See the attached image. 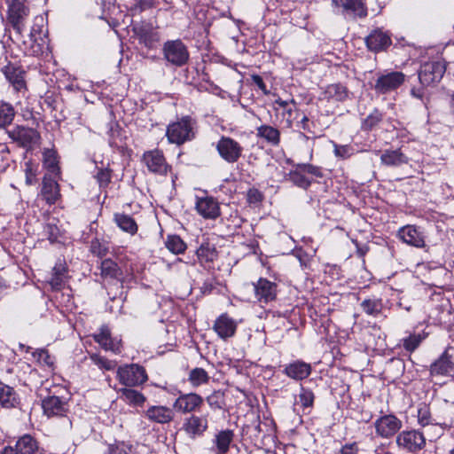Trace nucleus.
Listing matches in <instances>:
<instances>
[{
  "label": "nucleus",
  "instance_id": "1",
  "mask_svg": "<svg viewBox=\"0 0 454 454\" xmlns=\"http://www.w3.org/2000/svg\"><path fill=\"white\" fill-rule=\"evenodd\" d=\"M163 59L169 65L181 67L189 61L190 53L181 39L168 40L162 46Z\"/></svg>",
  "mask_w": 454,
  "mask_h": 454
},
{
  "label": "nucleus",
  "instance_id": "21",
  "mask_svg": "<svg viewBox=\"0 0 454 454\" xmlns=\"http://www.w3.org/2000/svg\"><path fill=\"white\" fill-rule=\"evenodd\" d=\"M311 370L310 364L301 360H296L286 364L283 373L293 380H302L310 375Z\"/></svg>",
  "mask_w": 454,
  "mask_h": 454
},
{
  "label": "nucleus",
  "instance_id": "57",
  "mask_svg": "<svg viewBox=\"0 0 454 454\" xmlns=\"http://www.w3.org/2000/svg\"><path fill=\"white\" fill-rule=\"evenodd\" d=\"M44 164L50 168L51 171H55L57 168V160L56 156L53 151L47 150L43 153Z\"/></svg>",
  "mask_w": 454,
  "mask_h": 454
},
{
  "label": "nucleus",
  "instance_id": "52",
  "mask_svg": "<svg viewBox=\"0 0 454 454\" xmlns=\"http://www.w3.org/2000/svg\"><path fill=\"white\" fill-rule=\"evenodd\" d=\"M354 153V149L348 145H334V154L340 159H348Z\"/></svg>",
  "mask_w": 454,
  "mask_h": 454
},
{
  "label": "nucleus",
  "instance_id": "53",
  "mask_svg": "<svg viewBox=\"0 0 454 454\" xmlns=\"http://www.w3.org/2000/svg\"><path fill=\"white\" fill-rule=\"evenodd\" d=\"M153 7V0H139L131 8L130 11L133 15L140 14L142 12Z\"/></svg>",
  "mask_w": 454,
  "mask_h": 454
},
{
  "label": "nucleus",
  "instance_id": "59",
  "mask_svg": "<svg viewBox=\"0 0 454 454\" xmlns=\"http://www.w3.org/2000/svg\"><path fill=\"white\" fill-rule=\"evenodd\" d=\"M251 80L252 82L255 84L264 95L270 94V91L267 90L266 84L264 83L262 78L259 74L251 75Z\"/></svg>",
  "mask_w": 454,
  "mask_h": 454
},
{
  "label": "nucleus",
  "instance_id": "3",
  "mask_svg": "<svg viewBox=\"0 0 454 454\" xmlns=\"http://www.w3.org/2000/svg\"><path fill=\"white\" fill-rule=\"evenodd\" d=\"M117 379L126 387H136L144 384L148 378L143 366L131 364L118 368Z\"/></svg>",
  "mask_w": 454,
  "mask_h": 454
},
{
  "label": "nucleus",
  "instance_id": "49",
  "mask_svg": "<svg viewBox=\"0 0 454 454\" xmlns=\"http://www.w3.org/2000/svg\"><path fill=\"white\" fill-rule=\"evenodd\" d=\"M418 422L421 427L432 424L431 413L426 404L421 405L418 410Z\"/></svg>",
  "mask_w": 454,
  "mask_h": 454
},
{
  "label": "nucleus",
  "instance_id": "32",
  "mask_svg": "<svg viewBox=\"0 0 454 454\" xmlns=\"http://www.w3.org/2000/svg\"><path fill=\"white\" fill-rule=\"evenodd\" d=\"M67 275V268L65 264L61 262L56 263V265L52 269V274L51 279L49 280V284L51 288L54 290H59L65 285V279Z\"/></svg>",
  "mask_w": 454,
  "mask_h": 454
},
{
  "label": "nucleus",
  "instance_id": "60",
  "mask_svg": "<svg viewBox=\"0 0 454 454\" xmlns=\"http://www.w3.org/2000/svg\"><path fill=\"white\" fill-rule=\"evenodd\" d=\"M111 336L110 331L106 326H102L100 332L93 335V339L97 343H102L103 340Z\"/></svg>",
  "mask_w": 454,
  "mask_h": 454
},
{
  "label": "nucleus",
  "instance_id": "56",
  "mask_svg": "<svg viewBox=\"0 0 454 454\" xmlns=\"http://www.w3.org/2000/svg\"><path fill=\"white\" fill-rule=\"evenodd\" d=\"M44 231L46 233V235L48 236V239L52 243V242H55L59 236V229L58 228V226L54 223H47L45 228H44Z\"/></svg>",
  "mask_w": 454,
  "mask_h": 454
},
{
  "label": "nucleus",
  "instance_id": "38",
  "mask_svg": "<svg viewBox=\"0 0 454 454\" xmlns=\"http://www.w3.org/2000/svg\"><path fill=\"white\" fill-rule=\"evenodd\" d=\"M196 254L200 262H211L217 257L215 247L209 243L201 244Z\"/></svg>",
  "mask_w": 454,
  "mask_h": 454
},
{
  "label": "nucleus",
  "instance_id": "13",
  "mask_svg": "<svg viewBox=\"0 0 454 454\" xmlns=\"http://www.w3.org/2000/svg\"><path fill=\"white\" fill-rule=\"evenodd\" d=\"M405 75L402 72H390L381 74L376 80L374 90L380 94H386L396 90L404 82Z\"/></svg>",
  "mask_w": 454,
  "mask_h": 454
},
{
  "label": "nucleus",
  "instance_id": "37",
  "mask_svg": "<svg viewBox=\"0 0 454 454\" xmlns=\"http://www.w3.org/2000/svg\"><path fill=\"white\" fill-rule=\"evenodd\" d=\"M101 276L104 278L114 279L121 275V270L118 264L111 259H106L101 262Z\"/></svg>",
  "mask_w": 454,
  "mask_h": 454
},
{
  "label": "nucleus",
  "instance_id": "43",
  "mask_svg": "<svg viewBox=\"0 0 454 454\" xmlns=\"http://www.w3.org/2000/svg\"><path fill=\"white\" fill-rule=\"evenodd\" d=\"M167 248L173 254H182L186 249V244L177 235H169L166 240Z\"/></svg>",
  "mask_w": 454,
  "mask_h": 454
},
{
  "label": "nucleus",
  "instance_id": "18",
  "mask_svg": "<svg viewBox=\"0 0 454 454\" xmlns=\"http://www.w3.org/2000/svg\"><path fill=\"white\" fill-rule=\"evenodd\" d=\"M333 4L342 9V12L352 18H364L367 8L363 0H332Z\"/></svg>",
  "mask_w": 454,
  "mask_h": 454
},
{
  "label": "nucleus",
  "instance_id": "50",
  "mask_svg": "<svg viewBox=\"0 0 454 454\" xmlns=\"http://www.w3.org/2000/svg\"><path fill=\"white\" fill-rule=\"evenodd\" d=\"M99 345L105 350L111 351L114 354H120L121 352V343L113 340L111 336L105 339Z\"/></svg>",
  "mask_w": 454,
  "mask_h": 454
},
{
  "label": "nucleus",
  "instance_id": "48",
  "mask_svg": "<svg viewBox=\"0 0 454 454\" xmlns=\"http://www.w3.org/2000/svg\"><path fill=\"white\" fill-rule=\"evenodd\" d=\"M90 252L98 257H104L108 252V245L105 241L99 240L95 238L90 243Z\"/></svg>",
  "mask_w": 454,
  "mask_h": 454
},
{
  "label": "nucleus",
  "instance_id": "46",
  "mask_svg": "<svg viewBox=\"0 0 454 454\" xmlns=\"http://www.w3.org/2000/svg\"><path fill=\"white\" fill-rule=\"evenodd\" d=\"M424 337L421 334H411L403 339V346L408 352H413L422 342Z\"/></svg>",
  "mask_w": 454,
  "mask_h": 454
},
{
  "label": "nucleus",
  "instance_id": "9",
  "mask_svg": "<svg viewBox=\"0 0 454 454\" xmlns=\"http://www.w3.org/2000/svg\"><path fill=\"white\" fill-rule=\"evenodd\" d=\"M446 71L445 63L433 61L423 64L419 71V80L423 86L439 82Z\"/></svg>",
  "mask_w": 454,
  "mask_h": 454
},
{
  "label": "nucleus",
  "instance_id": "39",
  "mask_svg": "<svg viewBox=\"0 0 454 454\" xmlns=\"http://www.w3.org/2000/svg\"><path fill=\"white\" fill-rule=\"evenodd\" d=\"M302 172V170L296 168L295 170H292L287 174L286 180L292 182L294 185L306 190L310 186L311 181L308 179Z\"/></svg>",
  "mask_w": 454,
  "mask_h": 454
},
{
  "label": "nucleus",
  "instance_id": "61",
  "mask_svg": "<svg viewBox=\"0 0 454 454\" xmlns=\"http://www.w3.org/2000/svg\"><path fill=\"white\" fill-rule=\"evenodd\" d=\"M262 195L256 189H250L247 192V200L249 203H257L262 200Z\"/></svg>",
  "mask_w": 454,
  "mask_h": 454
},
{
  "label": "nucleus",
  "instance_id": "24",
  "mask_svg": "<svg viewBox=\"0 0 454 454\" xmlns=\"http://www.w3.org/2000/svg\"><path fill=\"white\" fill-rule=\"evenodd\" d=\"M145 416L151 421L164 424L173 420L174 411L166 406H152L145 411Z\"/></svg>",
  "mask_w": 454,
  "mask_h": 454
},
{
  "label": "nucleus",
  "instance_id": "41",
  "mask_svg": "<svg viewBox=\"0 0 454 454\" xmlns=\"http://www.w3.org/2000/svg\"><path fill=\"white\" fill-rule=\"evenodd\" d=\"M15 116L14 108L11 104L0 103V127H5L12 123Z\"/></svg>",
  "mask_w": 454,
  "mask_h": 454
},
{
  "label": "nucleus",
  "instance_id": "6",
  "mask_svg": "<svg viewBox=\"0 0 454 454\" xmlns=\"http://www.w3.org/2000/svg\"><path fill=\"white\" fill-rule=\"evenodd\" d=\"M204 404V398L194 392L180 394L175 400L173 408L181 414H193L200 412Z\"/></svg>",
  "mask_w": 454,
  "mask_h": 454
},
{
  "label": "nucleus",
  "instance_id": "26",
  "mask_svg": "<svg viewBox=\"0 0 454 454\" xmlns=\"http://www.w3.org/2000/svg\"><path fill=\"white\" fill-rule=\"evenodd\" d=\"M256 137L272 146H278L280 144V131L270 125H261L256 129Z\"/></svg>",
  "mask_w": 454,
  "mask_h": 454
},
{
  "label": "nucleus",
  "instance_id": "16",
  "mask_svg": "<svg viewBox=\"0 0 454 454\" xmlns=\"http://www.w3.org/2000/svg\"><path fill=\"white\" fill-rule=\"evenodd\" d=\"M38 450V442L26 434L18 439L14 446H6L2 454H35Z\"/></svg>",
  "mask_w": 454,
  "mask_h": 454
},
{
  "label": "nucleus",
  "instance_id": "36",
  "mask_svg": "<svg viewBox=\"0 0 454 454\" xmlns=\"http://www.w3.org/2000/svg\"><path fill=\"white\" fill-rule=\"evenodd\" d=\"M130 387H131L121 388L119 390V393H121V397L129 404L137 406L142 405L145 402V395L139 391Z\"/></svg>",
  "mask_w": 454,
  "mask_h": 454
},
{
  "label": "nucleus",
  "instance_id": "64",
  "mask_svg": "<svg viewBox=\"0 0 454 454\" xmlns=\"http://www.w3.org/2000/svg\"><path fill=\"white\" fill-rule=\"evenodd\" d=\"M35 182V175L33 173L31 168L26 169V184L27 185H32Z\"/></svg>",
  "mask_w": 454,
  "mask_h": 454
},
{
  "label": "nucleus",
  "instance_id": "27",
  "mask_svg": "<svg viewBox=\"0 0 454 454\" xmlns=\"http://www.w3.org/2000/svg\"><path fill=\"white\" fill-rule=\"evenodd\" d=\"M454 364L450 360L447 351L434 361L430 366V374L433 376H443L449 374L453 370Z\"/></svg>",
  "mask_w": 454,
  "mask_h": 454
},
{
  "label": "nucleus",
  "instance_id": "28",
  "mask_svg": "<svg viewBox=\"0 0 454 454\" xmlns=\"http://www.w3.org/2000/svg\"><path fill=\"white\" fill-rule=\"evenodd\" d=\"M42 195L48 204H54L60 196L58 183L52 178L44 177L43 181Z\"/></svg>",
  "mask_w": 454,
  "mask_h": 454
},
{
  "label": "nucleus",
  "instance_id": "11",
  "mask_svg": "<svg viewBox=\"0 0 454 454\" xmlns=\"http://www.w3.org/2000/svg\"><path fill=\"white\" fill-rule=\"evenodd\" d=\"M403 423L394 414H386L380 416L374 422L376 434L382 438H391L402 427Z\"/></svg>",
  "mask_w": 454,
  "mask_h": 454
},
{
  "label": "nucleus",
  "instance_id": "33",
  "mask_svg": "<svg viewBox=\"0 0 454 454\" xmlns=\"http://www.w3.org/2000/svg\"><path fill=\"white\" fill-rule=\"evenodd\" d=\"M16 403L17 395L14 389L0 381V405L4 408H12Z\"/></svg>",
  "mask_w": 454,
  "mask_h": 454
},
{
  "label": "nucleus",
  "instance_id": "63",
  "mask_svg": "<svg viewBox=\"0 0 454 454\" xmlns=\"http://www.w3.org/2000/svg\"><path fill=\"white\" fill-rule=\"evenodd\" d=\"M23 44L25 45L23 51L26 55L34 56L41 51L39 44L35 45L34 43H32L29 47L26 45V42H23Z\"/></svg>",
  "mask_w": 454,
  "mask_h": 454
},
{
  "label": "nucleus",
  "instance_id": "20",
  "mask_svg": "<svg viewBox=\"0 0 454 454\" xmlns=\"http://www.w3.org/2000/svg\"><path fill=\"white\" fill-rule=\"evenodd\" d=\"M67 403L59 396L50 395L43 399L42 407L48 417L65 416L67 412Z\"/></svg>",
  "mask_w": 454,
  "mask_h": 454
},
{
  "label": "nucleus",
  "instance_id": "8",
  "mask_svg": "<svg viewBox=\"0 0 454 454\" xmlns=\"http://www.w3.org/2000/svg\"><path fill=\"white\" fill-rule=\"evenodd\" d=\"M7 134L13 142L27 149H31L41 138L36 129L24 126L14 127Z\"/></svg>",
  "mask_w": 454,
  "mask_h": 454
},
{
  "label": "nucleus",
  "instance_id": "23",
  "mask_svg": "<svg viewBox=\"0 0 454 454\" xmlns=\"http://www.w3.org/2000/svg\"><path fill=\"white\" fill-rule=\"evenodd\" d=\"M139 43H143L148 49H155L160 43V34L154 31L152 27L142 26L134 28Z\"/></svg>",
  "mask_w": 454,
  "mask_h": 454
},
{
  "label": "nucleus",
  "instance_id": "25",
  "mask_svg": "<svg viewBox=\"0 0 454 454\" xmlns=\"http://www.w3.org/2000/svg\"><path fill=\"white\" fill-rule=\"evenodd\" d=\"M4 74L16 91L26 90L25 72L22 69L8 66L4 67Z\"/></svg>",
  "mask_w": 454,
  "mask_h": 454
},
{
  "label": "nucleus",
  "instance_id": "5",
  "mask_svg": "<svg viewBox=\"0 0 454 454\" xmlns=\"http://www.w3.org/2000/svg\"><path fill=\"white\" fill-rule=\"evenodd\" d=\"M209 427V413L198 412L184 418L182 430L191 438L196 439L202 437Z\"/></svg>",
  "mask_w": 454,
  "mask_h": 454
},
{
  "label": "nucleus",
  "instance_id": "12",
  "mask_svg": "<svg viewBox=\"0 0 454 454\" xmlns=\"http://www.w3.org/2000/svg\"><path fill=\"white\" fill-rule=\"evenodd\" d=\"M143 161L148 170L153 174L165 176L170 169L163 153L158 149L145 152L143 154Z\"/></svg>",
  "mask_w": 454,
  "mask_h": 454
},
{
  "label": "nucleus",
  "instance_id": "7",
  "mask_svg": "<svg viewBox=\"0 0 454 454\" xmlns=\"http://www.w3.org/2000/svg\"><path fill=\"white\" fill-rule=\"evenodd\" d=\"M28 13V8L20 0H12L8 5V21L19 36L24 30L25 20Z\"/></svg>",
  "mask_w": 454,
  "mask_h": 454
},
{
  "label": "nucleus",
  "instance_id": "62",
  "mask_svg": "<svg viewBox=\"0 0 454 454\" xmlns=\"http://www.w3.org/2000/svg\"><path fill=\"white\" fill-rule=\"evenodd\" d=\"M358 451V447L356 442L347 443L340 449V454H356Z\"/></svg>",
  "mask_w": 454,
  "mask_h": 454
},
{
  "label": "nucleus",
  "instance_id": "54",
  "mask_svg": "<svg viewBox=\"0 0 454 454\" xmlns=\"http://www.w3.org/2000/svg\"><path fill=\"white\" fill-rule=\"evenodd\" d=\"M131 446L126 445L124 442L111 444L106 454H129Z\"/></svg>",
  "mask_w": 454,
  "mask_h": 454
},
{
  "label": "nucleus",
  "instance_id": "30",
  "mask_svg": "<svg viewBox=\"0 0 454 454\" xmlns=\"http://www.w3.org/2000/svg\"><path fill=\"white\" fill-rule=\"evenodd\" d=\"M348 90L341 83H333L326 86L324 98L327 100L344 101L348 97Z\"/></svg>",
  "mask_w": 454,
  "mask_h": 454
},
{
  "label": "nucleus",
  "instance_id": "58",
  "mask_svg": "<svg viewBox=\"0 0 454 454\" xmlns=\"http://www.w3.org/2000/svg\"><path fill=\"white\" fill-rule=\"evenodd\" d=\"M35 357H38L39 361L44 363L45 364L51 366L53 364V359L51 356L49 354L48 350L46 349H37L34 353Z\"/></svg>",
  "mask_w": 454,
  "mask_h": 454
},
{
  "label": "nucleus",
  "instance_id": "10",
  "mask_svg": "<svg viewBox=\"0 0 454 454\" xmlns=\"http://www.w3.org/2000/svg\"><path fill=\"white\" fill-rule=\"evenodd\" d=\"M400 449L410 452H416L422 450L426 445V439L421 432L417 430L403 431L395 439Z\"/></svg>",
  "mask_w": 454,
  "mask_h": 454
},
{
  "label": "nucleus",
  "instance_id": "34",
  "mask_svg": "<svg viewBox=\"0 0 454 454\" xmlns=\"http://www.w3.org/2000/svg\"><path fill=\"white\" fill-rule=\"evenodd\" d=\"M114 222L117 226L123 231L134 235L137 231V224L135 220L129 215L114 214Z\"/></svg>",
  "mask_w": 454,
  "mask_h": 454
},
{
  "label": "nucleus",
  "instance_id": "19",
  "mask_svg": "<svg viewBox=\"0 0 454 454\" xmlns=\"http://www.w3.org/2000/svg\"><path fill=\"white\" fill-rule=\"evenodd\" d=\"M213 329L221 339L227 340L235 335L237 323L227 314H222L215 319Z\"/></svg>",
  "mask_w": 454,
  "mask_h": 454
},
{
  "label": "nucleus",
  "instance_id": "4",
  "mask_svg": "<svg viewBox=\"0 0 454 454\" xmlns=\"http://www.w3.org/2000/svg\"><path fill=\"white\" fill-rule=\"evenodd\" d=\"M219 156L227 163L234 164L243 155V146L231 137L222 136L215 144Z\"/></svg>",
  "mask_w": 454,
  "mask_h": 454
},
{
  "label": "nucleus",
  "instance_id": "29",
  "mask_svg": "<svg viewBox=\"0 0 454 454\" xmlns=\"http://www.w3.org/2000/svg\"><path fill=\"white\" fill-rule=\"evenodd\" d=\"M380 161L388 167H399L408 162V158L401 150H386L380 155Z\"/></svg>",
  "mask_w": 454,
  "mask_h": 454
},
{
  "label": "nucleus",
  "instance_id": "44",
  "mask_svg": "<svg viewBox=\"0 0 454 454\" xmlns=\"http://www.w3.org/2000/svg\"><path fill=\"white\" fill-rule=\"evenodd\" d=\"M90 357L91 361L96 364L99 369L105 371H113L116 367V361L109 360L99 354H90Z\"/></svg>",
  "mask_w": 454,
  "mask_h": 454
},
{
  "label": "nucleus",
  "instance_id": "51",
  "mask_svg": "<svg viewBox=\"0 0 454 454\" xmlns=\"http://www.w3.org/2000/svg\"><path fill=\"white\" fill-rule=\"evenodd\" d=\"M96 178L100 187H106L111 182V170L109 168H98Z\"/></svg>",
  "mask_w": 454,
  "mask_h": 454
},
{
  "label": "nucleus",
  "instance_id": "14",
  "mask_svg": "<svg viewBox=\"0 0 454 454\" xmlns=\"http://www.w3.org/2000/svg\"><path fill=\"white\" fill-rule=\"evenodd\" d=\"M254 295L261 303H269L275 301L278 294V285L267 278H260L254 284Z\"/></svg>",
  "mask_w": 454,
  "mask_h": 454
},
{
  "label": "nucleus",
  "instance_id": "55",
  "mask_svg": "<svg viewBox=\"0 0 454 454\" xmlns=\"http://www.w3.org/2000/svg\"><path fill=\"white\" fill-rule=\"evenodd\" d=\"M297 168L302 170L303 172H307L312 176H315L317 177L323 176L320 168L311 165V164L300 163V164H297Z\"/></svg>",
  "mask_w": 454,
  "mask_h": 454
},
{
  "label": "nucleus",
  "instance_id": "42",
  "mask_svg": "<svg viewBox=\"0 0 454 454\" xmlns=\"http://www.w3.org/2000/svg\"><path fill=\"white\" fill-rule=\"evenodd\" d=\"M361 307L367 315L376 317L381 312L382 303L378 299H365L362 301Z\"/></svg>",
  "mask_w": 454,
  "mask_h": 454
},
{
  "label": "nucleus",
  "instance_id": "17",
  "mask_svg": "<svg viewBox=\"0 0 454 454\" xmlns=\"http://www.w3.org/2000/svg\"><path fill=\"white\" fill-rule=\"evenodd\" d=\"M195 208L197 212L205 219L215 220L220 216V206L218 201L213 197H197Z\"/></svg>",
  "mask_w": 454,
  "mask_h": 454
},
{
  "label": "nucleus",
  "instance_id": "35",
  "mask_svg": "<svg viewBox=\"0 0 454 454\" xmlns=\"http://www.w3.org/2000/svg\"><path fill=\"white\" fill-rule=\"evenodd\" d=\"M210 380V376L207 372L200 367L192 369L188 373V381L193 387H198L201 385L207 384Z\"/></svg>",
  "mask_w": 454,
  "mask_h": 454
},
{
  "label": "nucleus",
  "instance_id": "45",
  "mask_svg": "<svg viewBox=\"0 0 454 454\" xmlns=\"http://www.w3.org/2000/svg\"><path fill=\"white\" fill-rule=\"evenodd\" d=\"M382 114L379 110H373V112L363 121L362 129L365 130L372 129L382 121Z\"/></svg>",
  "mask_w": 454,
  "mask_h": 454
},
{
  "label": "nucleus",
  "instance_id": "31",
  "mask_svg": "<svg viewBox=\"0 0 454 454\" xmlns=\"http://www.w3.org/2000/svg\"><path fill=\"white\" fill-rule=\"evenodd\" d=\"M234 438L233 431L230 429L220 431L215 438L216 454H226Z\"/></svg>",
  "mask_w": 454,
  "mask_h": 454
},
{
  "label": "nucleus",
  "instance_id": "22",
  "mask_svg": "<svg viewBox=\"0 0 454 454\" xmlns=\"http://www.w3.org/2000/svg\"><path fill=\"white\" fill-rule=\"evenodd\" d=\"M398 237L408 245L416 247H423L425 246L424 236L415 226L407 225L402 227L398 231Z\"/></svg>",
  "mask_w": 454,
  "mask_h": 454
},
{
  "label": "nucleus",
  "instance_id": "47",
  "mask_svg": "<svg viewBox=\"0 0 454 454\" xmlns=\"http://www.w3.org/2000/svg\"><path fill=\"white\" fill-rule=\"evenodd\" d=\"M206 401L211 409H222L224 404L223 393L221 391H214L212 394L207 396Z\"/></svg>",
  "mask_w": 454,
  "mask_h": 454
},
{
  "label": "nucleus",
  "instance_id": "15",
  "mask_svg": "<svg viewBox=\"0 0 454 454\" xmlns=\"http://www.w3.org/2000/svg\"><path fill=\"white\" fill-rule=\"evenodd\" d=\"M392 43L390 35L382 28H375L365 37V44L369 51L379 52L385 51Z\"/></svg>",
  "mask_w": 454,
  "mask_h": 454
},
{
  "label": "nucleus",
  "instance_id": "40",
  "mask_svg": "<svg viewBox=\"0 0 454 454\" xmlns=\"http://www.w3.org/2000/svg\"><path fill=\"white\" fill-rule=\"evenodd\" d=\"M315 395L313 392L309 389L305 388L302 386L301 387L300 393L298 395V400H296L294 405L301 404L303 411L307 409H310L313 406L314 403Z\"/></svg>",
  "mask_w": 454,
  "mask_h": 454
},
{
  "label": "nucleus",
  "instance_id": "2",
  "mask_svg": "<svg viewBox=\"0 0 454 454\" xmlns=\"http://www.w3.org/2000/svg\"><path fill=\"white\" fill-rule=\"evenodd\" d=\"M195 121L190 116L183 117L181 120L169 124L167 128V137L170 143L182 145L190 141L195 137Z\"/></svg>",
  "mask_w": 454,
  "mask_h": 454
}]
</instances>
